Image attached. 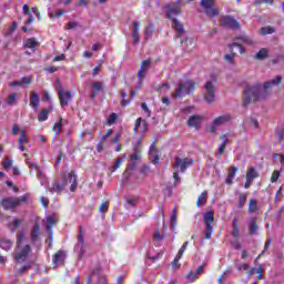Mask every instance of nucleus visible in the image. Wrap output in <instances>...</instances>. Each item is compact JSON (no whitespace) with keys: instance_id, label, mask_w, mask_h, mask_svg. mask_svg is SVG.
<instances>
[{"instance_id":"obj_31","label":"nucleus","mask_w":284,"mask_h":284,"mask_svg":"<svg viewBox=\"0 0 284 284\" xmlns=\"http://www.w3.org/2000/svg\"><path fill=\"white\" fill-rule=\"evenodd\" d=\"M52 110V105H50L49 109H42L38 114V121H40V123H42L43 121H48V118L50 116Z\"/></svg>"},{"instance_id":"obj_43","label":"nucleus","mask_w":284,"mask_h":284,"mask_svg":"<svg viewBox=\"0 0 284 284\" xmlns=\"http://www.w3.org/2000/svg\"><path fill=\"white\" fill-rule=\"evenodd\" d=\"M246 179L248 181H254V179H258V172L256 171V168H251L247 170Z\"/></svg>"},{"instance_id":"obj_47","label":"nucleus","mask_w":284,"mask_h":284,"mask_svg":"<svg viewBox=\"0 0 284 284\" xmlns=\"http://www.w3.org/2000/svg\"><path fill=\"white\" fill-rule=\"evenodd\" d=\"M17 93H11L7 98V105H14V102L17 101Z\"/></svg>"},{"instance_id":"obj_56","label":"nucleus","mask_w":284,"mask_h":284,"mask_svg":"<svg viewBox=\"0 0 284 284\" xmlns=\"http://www.w3.org/2000/svg\"><path fill=\"white\" fill-rule=\"evenodd\" d=\"M2 168L4 170H8V168H12V160L6 158L3 161H2Z\"/></svg>"},{"instance_id":"obj_20","label":"nucleus","mask_w":284,"mask_h":284,"mask_svg":"<svg viewBox=\"0 0 284 284\" xmlns=\"http://www.w3.org/2000/svg\"><path fill=\"white\" fill-rule=\"evenodd\" d=\"M149 155H150L151 163H153L154 165H156V163L161 161V155H159V149H156V145H154V143L151 144L150 146Z\"/></svg>"},{"instance_id":"obj_34","label":"nucleus","mask_w":284,"mask_h":284,"mask_svg":"<svg viewBox=\"0 0 284 284\" xmlns=\"http://www.w3.org/2000/svg\"><path fill=\"white\" fill-rule=\"evenodd\" d=\"M189 128H199L201 125V116L200 115H191L186 122Z\"/></svg>"},{"instance_id":"obj_59","label":"nucleus","mask_w":284,"mask_h":284,"mask_svg":"<svg viewBox=\"0 0 284 284\" xmlns=\"http://www.w3.org/2000/svg\"><path fill=\"white\" fill-rule=\"evenodd\" d=\"M74 28H79V22L70 21V22L65 26V30H74Z\"/></svg>"},{"instance_id":"obj_21","label":"nucleus","mask_w":284,"mask_h":284,"mask_svg":"<svg viewBox=\"0 0 284 284\" xmlns=\"http://www.w3.org/2000/svg\"><path fill=\"white\" fill-rule=\"evenodd\" d=\"M150 63H152L150 59L141 62L140 69L138 71V79H140V81H143V79H145V73L148 72V67H150Z\"/></svg>"},{"instance_id":"obj_27","label":"nucleus","mask_w":284,"mask_h":284,"mask_svg":"<svg viewBox=\"0 0 284 284\" xmlns=\"http://www.w3.org/2000/svg\"><path fill=\"white\" fill-rule=\"evenodd\" d=\"M41 43L37 41V38H29L24 40L23 48H28L29 50H34V48H39Z\"/></svg>"},{"instance_id":"obj_29","label":"nucleus","mask_w":284,"mask_h":284,"mask_svg":"<svg viewBox=\"0 0 284 284\" xmlns=\"http://www.w3.org/2000/svg\"><path fill=\"white\" fill-rule=\"evenodd\" d=\"M232 232H231V236H233V239H240L241 237V229H239V219L234 217L232 221Z\"/></svg>"},{"instance_id":"obj_24","label":"nucleus","mask_w":284,"mask_h":284,"mask_svg":"<svg viewBox=\"0 0 284 284\" xmlns=\"http://www.w3.org/2000/svg\"><path fill=\"white\" fill-rule=\"evenodd\" d=\"M92 276H98V278H102L101 276V265L98 264L94 268H91L89 275L87 277V284H92Z\"/></svg>"},{"instance_id":"obj_10","label":"nucleus","mask_w":284,"mask_h":284,"mask_svg":"<svg viewBox=\"0 0 284 284\" xmlns=\"http://www.w3.org/2000/svg\"><path fill=\"white\" fill-rule=\"evenodd\" d=\"M181 14V0H176V2H172L166 6V17L174 21L175 17Z\"/></svg>"},{"instance_id":"obj_55","label":"nucleus","mask_w":284,"mask_h":284,"mask_svg":"<svg viewBox=\"0 0 284 284\" xmlns=\"http://www.w3.org/2000/svg\"><path fill=\"white\" fill-rule=\"evenodd\" d=\"M123 163V159L118 158L113 164L112 172H116L119 168H121V164Z\"/></svg>"},{"instance_id":"obj_42","label":"nucleus","mask_w":284,"mask_h":284,"mask_svg":"<svg viewBox=\"0 0 284 284\" xmlns=\"http://www.w3.org/2000/svg\"><path fill=\"white\" fill-rule=\"evenodd\" d=\"M245 203H247V193H240V196L237 200V207L240 210H243V207H245Z\"/></svg>"},{"instance_id":"obj_12","label":"nucleus","mask_w":284,"mask_h":284,"mask_svg":"<svg viewBox=\"0 0 284 284\" xmlns=\"http://www.w3.org/2000/svg\"><path fill=\"white\" fill-rule=\"evenodd\" d=\"M192 163H194V160L190 158L181 159L179 156H175L173 169L179 170L180 168V172H185V170H187L190 165H192Z\"/></svg>"},{"instance_id":"obj_8","label":"nucleus","mask_w":284,"mask_h":284,"mask_svg":"<svg viewBox=\"0 0 284 284\" xmlns=\"http://www.w3.org/2000/svg\"><path fill=\"white\" fill-rule=\"evenodd\" d=\"M220 26H222L223 28H229V30H240L241 29V22H239L232 16H222L221 20H220Z\"/></svg>"},{"instance_id":"obj_17","label":"nucleus","mask_w":284,"mask_h":284,"mask_svg":"<svg viewBox=\"0 0 284 284\" xmlns=\"http://www.w3.org/2000/svg\"><path fill=\"white\" fill-rule=\"evenodd\" d=\"M39 236H41V223L36 222L30 232L31 243H37L39 241Z\"/></svg>"},{"instance_id":"obj_62","label":"nucleus","mask_w":284,"mask_h":284,"mask_svg":"<svg viewBox=\"0 0 284 284\" xmlns=\"http://www.w3.org/2000/svg\"><path fill=\"white\" fill-rule=\"evenodd\" d=\"M141 174H143V176H148V174H150V166L148 165H142L141 170H140Z\"/></svg>"},{"instance_id":"obj_36","label":"nucleus","mask_w":284,"mask_h":284,"mask_svg":"<svg viewBox=\"0 0 284 284\" xmlns=\"http://www.w3.org/2000/svg\"><path fill=\"white\" fill-rule=\"evenodd\" d=\"M23 223V220L14 219L13 221L8 223V229L10 232L14 233L19 230L20 225Z\"/></svg>"},{"instance_id":"obj_64","label":"nucleus","mask_w":284,"mask_h":284,"mask_svg":"<svg viewBox=\"0 0 284 284\" xmlns=\"http://www.w3.org/2000/svg\"><path fill=\"white\" fill-rule=\"evenodd\" d=\"M112 129H108L105 134L102 135L101 141L104 142L108 140V138L112 136Z\"/></svg>"},{"instance_id":"obj_60","label":"nucleus","mask_w":284,"mask_h":284,"mask_svg":"<svg viewBox=\"0 0 284 284\" xmlns=\"http://www.w3.org/2000/svg\"><path fill=\"white\" fill-rule=\"evenodd\" d=\"M231 245H232L233 250H241L243 247L241 242H239V239H236L235 241L231 242Z\"/></svg>"},{"instance_id":"obj_22","label":"nucleus","mask_w":284,"mask_h":284,"mask_svg":"<svg viewBox=\"0 0 284 284\" xmlns=\"http://www.w3.org/2000/svg\"><path fill=\"white\" fill-rule=\"evenodd\" d=\"M65 262V252L63 251H58L53 256H52V263L54 265V267H57V265H63V263Z\"/></svg>"},{"instance_id":"obj_16","label":"nucleus","mask_w":284,"mask_h":284,"mask_svg":"<svg viewBox=\"0 0 284 284\" xmlns=\"http://www.w3.org/2000/svg\"><path fill=\"white\" fill-rule=\"evenodd\" d=\"M140 28H141V23H139V21H133L132 33H131L133 45H139V41H141L140 33H139Z\"/></svg>"},{"instance_id":"obj_19","label":"nucleus","mask_w":284,"mask_h":284,"mask_svg":"<svg viewBox=\"0 0 284 284\" xmlns=\"http://www.w3.org/2000/svg\"><path fill=\"white\" fill-rule=\"evenodd\" d=\"M31 252H32V247L30 246V244H27L21 250V252L17 253L14 255V260L16 261H26V258H28V256L30 255Z\"/></svg>"},{"instance_id":"obj_50","label":"nucleus","mask_w":284,"mask_h":284,"mask_svg":"<svg viewBox=\"0 0 284 284\" xmlns=\"http://www.w3.org/2000/svg\"><path fill=\"white\" fill-rule=\"evenodd\" d=\"M280 178H281V171L278 170L273 171L271 175V183H276V181H278Z\"/></svg>"},{"instance_id":"obj_35","label":"nucleus","mask_w":284,"mask_h":284,"mask_svg":"<svg viewBox=\"0 0 284 284\" xmlns=\"http://www.w3.org/2000/svg\"><path fill=\"white\" fill-rule=\"evenodd\" d=\"M270 57V51L265 48H262L255 55L254 59L256 61H265Z\"/></svg>"},{"instance_id":"obj_44","label":"nucleus","mask_w":284,"mask_h":284,"mask_svg":"<svg viewBox=\"0 0 284 284\" xmlns=\"http://www.w3.org/2000/svg\"><path fill=\"white\" fill-rule=\"evenodd\" d=\"M155 27L154 24L150 23L145 29H144V39H152V34H154Z\"/></svg>"},{"instance_id":"obj_28","label":"nucleus","mask_w":284,"mask_h":284,"mask_svg":"<svg viewBox=\"0 0 284 284\" xmlns=\"http://www.w3.org/2000/svg\"><path fill=\"white\" fill-rule=\"evenodd\" d=\"M57 225V220L52 216L47 217V232H49V240L52 241L53 227Z\"/></svg>"},{"instance_id":"obj_32","label":"nucleus","mask_w":284,"mask_h":284,"mask_svg":"<svg viewBox=\"0 0 284 284\" xmlns=\"http://www.w3.org/2000/svg\"><path fill=\"white\" fill-rule=\"evenodd\" d=\"M256 232H258V222L256 221V217H252L248 223V234L254 236Z\"/></svg>"},{"instance_id":"obj_40","label":"nucleus","mask_w":284,"mask_h":284,"mask_svg":"<svg viewBox=\"0 0 284 284\" xmlns=\"http://www.w3.org/2000/svg\"><path fill=\"white\" fill-rule=\"evenodd\" d=\"M248 212L250 214H254V212H258V201L254 199L248 200Z\"/></svg>"},{"instance_id":"obj_13","label":"nucleus","mask_w":284,"mask_h":284,"mask_svg":"<svg viewBox=\"0 0 284 284\" xmlns=\"http://www.w3.org/2000/svg\"><path fill=\"white\" fill-rule=\"evenodd\" d=\"M187 245H190V242L186 241L183 243V245L179 250L176 256L174 257V260L172 262L173 270H179V267H181V264H179V261H181V258H183V254H185V251L187 250Z\"/></svg>"},{"instance_id":"obj_63","label":"nucleus","mask_w":284,"mask_h":284,"mask_svg":"<svg viewBox=\"0 0 284 284\" xmlns=\"http://www.w3.org/2000/svg\"><path fill=\"white\" fill-rule=\"evenodd\" d=\"M40 203L43 207H48V205H50V200L45 196H41L40 197Z\"/></svg>"},{"instance_id":"obj_9","label":"nucleus","mask_w":284,"mask_h":284,"mask_svg":"<svg viewBox=\"0 0 284 284\" xmlns=\"http://www.w3.org/2000/svg\"><path fill=\"white\" fill-rule=\"evenodd\" d=\"M204 101H206V103H214V101L216 100V87H214V83L212 81H207L204 84Z\"/></svg>"},{"instance_id":"obj_4","label":"nucleus","mask_w":284,"mask_h":284,"mask_svg":"<svg viewBox=\"0 0 284 284\" xmlns=\"http://www.w3.org/2000/svg\"><path fill=\"white\" fill-rule=\"evenodd\" d=\"M55 90L58 92V98H59L61 108H65V105H69L70 101H72V92L65 91L63 89V85H61V81L59 80L55 84Z\"/></svg>"},{"instance_id":"obj_30","label":"nucleus","mask_w":284,"mask_h":284,"mask_svg":"<svg viewBox=\"0 0 284 284\" xmlns=\"http://www.w3.org/2000/svg\"><path fill=\"white\" fill-rule=\"evenodd\" d=\"M254 272H256L257 275V281H263V274H265V268L263 266H257V268L252 267L247 272V276H253Z\"/></svg>"},{"instance_id":"obj_11","label":"nucleus","mask_w":284,"mask_h":284,"mask_svg":"<svg viewBox=\"0 0 284 284\" xmlns=\"http://www.w3.org/2000/svg\"><path fill=\"white\" fill-rule=\"evenodd\" d=\"M229 48H230L231 54H225L224 59L227 61L230 65H232V63H234V57H236V53L234 52V48L239 49L240 54L245 53V48L243 47V44L237 42H232L231 44H229Z\"/></svg>"},{"instance_id":"obj_46","label":"nucleus","mask_w":284,"mask_h":284,"mask_svg":"<svg viewBox=\"0 0 284 284\" xmlns=\"http://www.w3.org/2000/svg\"><path fill=\"white\" fill-rule=\"evenodd\" d=\"M261 34L265 36V34H274L275 29L274 27H263L260 30Z\"/></svg>"},{"instance_id":"obj_39","label":"nucleus","mask_w":284,"mask_h":284,"mask_svg":"<svg viewBox=\"0 0 284 284\" xmlns=\"http://www.w3.org/2000/svg\"><path fill=\"white\" fill-rule=\"evenodd\" d=\"M0 247L6 252H10V250H12V241L8 239H0Z\"/></svg>"},{"instance_id":"obj_5","label":"nucleus","mask_w":284,"mask_h":284,"mask_svg":"<svg viewBox=\"0 0 284 284\" xmlns=\"http://www.w3.org/2000/svg\"><path fill=\"white\" fill-rule=\"evenodd\" d=\"M75 250H79L78 258L81 261L85 256V250H88V243H85V236L83 235V226H80Z\"/></svg>"},{"instance_id":"obj_53","label":"nucleus","mask_w":284,"mask_h":284,"mask_svg":"<svg viewBox=\"0 0 284 284\" xmlns=\"http://www.w3.org/2000/svg\"><path fill=\"white\" fill-rule=\"evenodd\" d=\"M174 227H176V209L173 210L171 215V230H174Z\"/></svg>"},{"instance_id":"obj_26","label":"nucleus","mask_w":284,"mask_h":284,"mask_svg":"<svg viewBox=\"0 0 284 284\" xmlns=\"http://www.w3.org/2000/svg\"><path fill=\"white\" fill-rule=\"evenodd\" d=\"M136 170L135 163H129L122 174L123 181H130V176H132V172Z\"/></svg>"},{"instance_id":"obj_37","label":"nucleus","mask_w":284,"mask_h":284,"mask_svg":"<svg viewBox=\"0 0 284 284\" xmlns=\"http://www.w3.org/2000/svg\"><path fill=\"white\" fill-rule=\"evenodd\" d=\"M206 204H207V191H204L199 195L195 205L197 207H203V205H206Z\"/></svg>"},{"instance_id":"obj_54","label":"nucleus","mask_w":284,"mask_h":284,"mask_svg":"<svg viewBox=\"0 0 284 284\" xmlns=\"http://www.w3.org/2000/svg\"><path fill=\"white\" fill-rule=\"evenodd\" d=\"M116 119H119L116 113H111L108 118V125H113V123H116Z\"/></svg>"},{"instance_id":"obj_15","label":"nucleus","mask_w":284,"mask_h":284,"mask_svg":"<svg viewBox=\"0 0 284 284\" xmlns=\"http://www.w3.org/2000/svg\"><path fill=\"white\" fill-rule=\"evenodd\" d=\"M172 28L175 31L174 39H181V37L185 34V26H183V23H181V21L178 19H173Z\"/></svg>"},{"instance_id":"obj_48","label":"nucleus","mask_w":284,"mask_h":284,"mask_svg":"<svg viewBox=\"0 0 284 284\" xmlns=\"http://www.w3.org/2000/svg\"><path fill=\"white\" fill-rule=\"evenodd\" d=\"M108 210H110V201L103 202L99 207V212H101L102 214H105Z\"/></svg>"},{"instance_id":"obj_33","label":"nucleus","mask_w":284,"mask_h":284,"mask_svg":"<svg viewBox=\"0 0 284 284\" xmlns=\"http://www.w3.org/2000/svg\"><path fill=\"white\" fill-rule=\"evenodd\" d=\"M39 93L37 91H32L30 95V105L33 110H39Z\"/></svg>"},{"instance_id":"obj_51","label":"nucleus","mask_w":284,"mask_h":284,"mask_svg":"<svg viewBox=\"0 0 284 284\" xmlns=\"http://www.w3.org/2000/svg\"><path fill=\"white\" fill-rule=\"evenodd\" d=\"M52 190H54V192H63V190H65V183L64 184H61L59 182H55L53 184V187Z\"/></svg>"},{"instance_id":"obj_41","label":"nucleus","mask_w":284,"mask_h":284,"mask_svg":"<svg viewBox=\"0 0 284 284\" xmlns=\"http://www.w3.org/2000/svg\"><path fill=\"white\" fill-rule=\"evenodd\" d=\"M227 145H230V140H224L222 144L219 146L217 153L215 154V156H220V158L223 156V154H225Z\"/></svg>"},{"instance_id":"obj_23","label":"nucleus","mask_w":284,"mask_h":284,"mask_svg":"<svg viewBox=\"0 0 284 284\" xmlns=\"http://www.w3.org/2000/svg\"><path fill=\"white\" fill-rule=\"evenodd\" d=\"M232 121V115L226 113L224 115H220L213 120L214 125L220 128V125H225V123H230Z\"/></svg>"},{"instance_id":"obj_38","label":"nucleus","mask_w":284,"mask_h":284,"mask_svg":"<svg viewBox=\"0 0 284 284\" xmlns=\"http://www.w3.org/2000/svg\"><path fill=\"white\" fill-rule=\"evenodd\" d=\"M63 130V119L60 118L58 122L53 124L52 131L54 132L55 136H59Z\"/></svg>"},{"instance_id":"obj_14","label":"nucleus","mask_w":284,"mask_h":284,"mask_svg":"<svg viewBox=\"0 0 284 284\" xmlns=\"http://www.w3.org/2000/svg\"><path fill=\"white\" fill-rule=\"evenodd\" d=\"M71 183L70 192H77V187H79V182L77 181V173L74 171L69 172L68 176H64V184L68 185Z\"/></svg>"},{"instance_id":"obj_1","label":"nucleus","mask_w":284,"mask_h":284,"mask_svg":"<svg viewBox=\"0 0 284 284\" xmlns=\"http://www.w3.org/2000/svg\"><path fill=\"white\" fill-rule=\"evenodd\" d=\"M281 83H283V77L277 75L275 79L264 82V85L255 84L253 87H248L244 90L243 108H247L250 103H256V101L267 99L270 88H272V85H281Z\"/></svg>"},{"instance_id":"obj_49","label":"nucleus","mask_w":284,"mask_h":284,"mask_svg":"<svg viewBox=\"0 0 284 284\" xmlns=\"http://www.w3.org/2000/svg\"><path fill=\"white\" fill-rule=\"evenodd\" d=\"M19 145H23L24 143H28V136L26 135L24 131L20 132V136L18 139Z\"/></svg>"},{"instance_id":"obj_3","label":"nucleus","mask_w":284,"mask_h":284,"mask_svg":"<svg viewBox=\"0 0 284 284\" xmlns=\"http://www.w3.org/2000/svg\"><path fill=\"white\" fill-rule=\"evenodd\" d=\"M28 202V195H22L20 197H4L1 200V205L3 210H14L19 207L21 203Z\"/></svg>"},{"instance_id":"obj_52","label":"nucleus","mask_w":284,"mask_h":284,"mask_svg":"<svg viewBox=\"0 0 284 284\" xmlns=\"http://www.w3.org/2000/svg\"><path fill=\"white\" fill-rule=\"evenodd\" d=\"M233 41H243L247 45H252V43H253L252 39H250L247 37H237V38H234Z\"/></svg>"},{"instance_id":"obj_61","label":"nucleus","mask_w":284,"mask_h":284,"mask_svg":"<svg viewBox=\"0 0 284 284\" xmlns=\"http://www.w3.org/2000/svg\"><path fill=\"white\" fill-rule=\"evenodd\" d=\"M283 138H284V124L282 125L281 130L277 132L278 143H283Z\"/></svg>"},{"instance_id":"obj_25","label":"nucleus","mask_w":284,"mask_h":284,"mask_svg":"<svg viewBox=\"0 0 284 284\" xmlns=\"http://www.w3.org/2000/svg\"><path fill=\"white\" fill-rule=\"evenodd\" d=\"M237 172H239V168L234 165L229 168V173L225 179L226 185H232V183H234V178L236 176Z\"/></svg>"},{"instance_id":"obj_58","label":"nucleus","mask_w":284,"mask_h":284,"mask_svg":"<svg viewBox=\"0 0 284 284\" xmlns=\"http://www.w3.org/2000/svg\"><path fill=\"white\" fill-rule=\"evenodd\" d=\"M23 239H26V233L20 232L17 234V245L19 247V245H21V243H23Z\"/></svg>"},{"instance_id":"obj_6","label":"nucleus","mask_w":284,"mask_h":284,"mask_svg":"<svg viewBox=\"0 0 284 284\" xmlns=\"http://www.w3.org/2000/svg\"><path fill=\"white\" fill-rule=\"evenodd\" d=\"M200 6L203 8L206 17L214 19V17H219L220 10L214 7V0H201Z\"/></svg>"},{"instance_id":"obj_7","label":"nucleus","mask_w":284,"mask_h":284,"mask_svg":"<svg viewBox=\"0 0 284 284\" xmlns=\"http://www.w3.org/2000/svg\"><path fill=\"white\" fill-rule=\"evenodd\" d=\"M204 223L206 225L204 236L205 239L210 240L212 239V233L214 232V229L212 227V223H214V211L204 213Z\"/></svg>"},{"instance_id":"obj_18","label":"nucleus","mask_w":284,"mask_h":284,"mask_svg":"<svg viewBox=\"0 0 284 284\" xmlns=\"http://www.w3.org/2000/svg\"><path fill=\"white\" fill-rule=\"evenodd\" d=\"M105 88L103 87V81H94L91 83V94L90 98L91 99H97V94H99V92H103Z\"/></svg>"},{"instance_id":"obj_57","label":"nucleus","mask_w":284,"mask_h":284,"mask_svg":"<svg viewBox=\"0 0 284 284\" xmlns=\"http://www.w3.org/2000/svg\"><path fill=\"white\" fill-rule=\"evenodd\" d=\"M163 239H165L164 235H161V231L156 230L154 233H153V240L154 241H163Z\"/></svg>"},{"instance_id":"obj_45","label":"nucleus","mask_w":284,"mask_h":284,"mask_svg":"<svg viewBox=\"0 0 284 284\" xmlns=\"http://www.w3.org/2000/svg\"><path fill=\"white\" fill-rule=\"evenodd\" d=\"M186 281H189V283H194L195 281H199V274L195 271H190L186 274Z\"/></svg>"},{"instance_id":"obj_2","label":"nucleus","mask_w":284,"mask_h":284,"mask_svg":"<svg viewBox=\"0 0 284 284\" xmlns=\"http://www.w3.org/2000/svg\"><path fill=\"white\" fill-rule=\"evenodd\" d=\"M194 90H196V82L194 80H187L185 82H180L171 97L176 101L178 99H183V97L187 94H192Z\"/></svg>"}]
</instances>
